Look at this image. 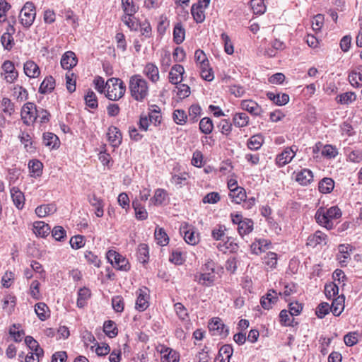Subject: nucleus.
Returning a JSON list of instances; mask_svg holds the SVG:
<instances>
[{"label":"nucleus","instance_id":"obj_1","mask_svg":"<svg viewBox=\"0 0 362 362\" xmlns=\"http://www.w3.org/2000/svg\"><path fill=\"white\" fill-rule=\"evenodd\" d=\"M128 89L131 97L136 102H144L149 96L148 82L139 74H134L129 77Z\"/></svg>","mask_w":362,"mask_h":362},{"label":"nucleus","instance_id":"obj_2","mask_svg":"<svg viewBox=\"0 0 362 362\" xmlns=\"http://www.w3.org/2000/svg\"><path fill=\"white\" fill-rule=\"evenodd\" d=\"M341 216V209L337 206H331L327 209L320 207L317 210L315 215L317 223L327 230L334 228L332 220L339 218Z\"/></svg>","mask_w":362,"mask_h":362},{"label":"nucleus","instance_id":"obj_3","mask_svg":"<svg viewBox=\"0 0 362 362\" xmlns=\"http://www.w3.org/2000/svg\"><path fill=\"white\" fill-rule=\"evenodd\" d=\"M126 92L124 83L118 78H111L106 82L105 96L110 100H118Z\"/></svg>","mask_w":362,"mask_h":362},{"label":"nucleus","instance_id":"obj_4","mask_svg":"<svg viewBox=\"0 0 362 362\" xmlns=\"http://www.w3.org/2000/svg\"><path fill=\"white\" fill-rule=\"evenodd\" d=\"M36 16L35 6L32 1H27L20 13V21L25 28H30Z\"/></svg>","mask_w":362,"mask_h":362},{"label":"nucleus","instance_id":"obj_5","mask_svg":"<svg viewBox=\"0 0 362 362\" xmlns=\"http://www.w3.org/2000/svg\"><path fill=\"white\" fill-rule=\"evenodd\" d=\"M108 262L117 269L127 271L130 267L128 260L115 250H109L106 255Z\"/></svg>","mask_w":362,"mask_h":362},{"label":"nucleus","instance_id":"obj_6","mask_svg":"<svg viewBox=\"0 0 362 362\" xmlns=\"http://www.w3.org/2000/svg\"><path fill=\"white\" fill-rule=\"evenodd\" d=\"M1 76L6 83H12L18 77V72L16 69L13 62L10 60L4 62L1 65Z\"/></svg>","mask_w":362,"mask_h":362},{"label":"nucleus","instance_id":"obj_7","mask_svg":"<svg viewBox=\"0 0 362 362\" xmlns=\"http://www.w3.org/2000/svg\"><path fill=\"white\" fill-rule=\"evenodd\" d=\"M37 109L33 103H25L21 109V119L24 124L30 125L37 119Z\"/></svg>","mask_w":362,"mask_h":362},{"label":"nucleus","instance_id":"obj_8","mask_svg":"<svg viewBox=\"0 0 362 362\" xmlns=\"http://www.w3.org/2000/svg\"><path fill=\"white\" fill-rule=\"evenodd\" d=\"M209 329L214 336H220L226 337L229 333L228 328L224 325L223 321L218 317H214L209 323Z\"/></svg>","mask_w":362,"mask_h":362},{"label":"nucleus","instance_id":"obj_9","mask_svg":"<svg viewBox=\"0 0 362 362\" xmlns=\"http://www.w3.org/2000/svg\"><path fill=\"white\" fill-rule=\"evenodd\" d=\"M298 151L296 146L286 148L281 153L277 155L276 158V163L279 167H283L289 163L295 157Z\"/></svg>","mask_w":362,"mask_h":362},{"label":"nucleus","instance_id":"obj_10","mask_svg":"<svg viewBox=\"0 0 362 362\" xmlns=\"http://www.w3.org/2000/svg\"><path fill=\"white\" fill-rule=\"evenodd\" d=\"M136 300L135 308L139 311H144L149 306V290L142 287L136 291Z\"/></svg>","mask_w":362,"mask_h":362},{"label":"nucleus","instance_id":"obj_11","mask_svg":"<svg viewBox=\"0 0 362 362\" xmlns=\"http://www.w3.org/2000/svg\"><path fill=\"white\" fill-rule=\"evenodd\" d=\"M240 107L254 117H262L264 113L262 107L253 100H243Z\"/></svg>","mask_w":362,"mask_h":362},{"label":"nucleus","instance_id":"obj_12","mask_svg":"<svg viewBox=\"0 0 362 362\" xmlns=\"http://www.w3.org/2000/svg\"><path fill=\"white\" fill-rule=\"evenodd\" d=\"M210 1H197L192 6L191 13L194 21L202 23L205 19V9L209 6Z\"/></svg>","mask_w":362,"mask_h":362},{"label":"nucleus","instance_id":"obj_13","mask_svg":"<svg viewBox=\"0 0 362 362\" xmlns=\"http://www.w3.org/2000/svg\"><path fill=\"white\" fill-rule=\"evenodd\" d=\"M293 178L300 185L307 186L313 181V173L308 169L303 168L293 173Z\"/></svg>","mask_w":362,"mask_h":362},{"label":"nucleus","instance_id":"obj_14","mask_svg":"<svg viewBox=\"0 0 362 362\" xmlns=\"http://www.w3.org/2000/svg\"><path fill=\"white\" fill-rule=\"evenodd\" d=\"M180 233L184 234V239L189 245H195L199 242V233L193 227L186 223L180 228Z\"/></svg>","mask_w":362,"mask_h":362},{"label":"nucleus","instance_id":"obj_15","mask_svg":"<svg viewBox=\"0 0 362 362\" xmlns=\"http://www.w3.org/2000/svg\"><path fill=\"white\" fill-rule=\"evenodd\" d=\"M143 74L153 84L157 83L160 81L159 69L156 64L148 62L144 66Z\"/></svg>","mask_w":362,"mask_h":362},{"label":"nucleus","instance_id":"obj_16","mask_svg":"<svg viewBox=\"0 0 362 362\" xmlns=\"http://www.w3.org/2000/svg\"><path fill=\"white\" fill-rule=\"evenodd\" d=\"M107 136L110 145L114 148L118 147L122 144V133L119 129L115 126H110L108 128Z\"/></svg>","mask_w":362,"mask_h":362},{"label":"nucleus","instance_id":"obj_17","mask_svg":"<svg viewBox=\"0 0 362 362\" xmlns=\"http://www.w3.org/2000/svg\"><path fill=\"white\" fill-rule=\"evenodd\" d=\"M216 280V275L213 272H199L194 275V281L199 284L210 287L212 286Z\"/></svg>","mask_w":362,"mask_h":362},{"label":"nucleus","instance_id":"obj_18","mask_svg":"<svg viewBox=\"0 0 362 362\" xmlns=\"http://www.w3.org/2000/svg\"><path fill=\"white\" fill-rule=\"evenodd\" d=\"M160 353L161 354V362H179L180 354L175 350L162 346Z\"/></svg>","mask_w":362,"mask_h":362},{"label":"nucleus","instance_id":"obj_19","mask_svg":"<svg viewBox=\"0 0 362 362\" xmlns=\"http://www.w3.org/2000/svg\"><path fill=\"white\" fill-rule=\"evenodd\" d=\"M185 73V69L183 66L180 64H175L172 66L171 70L169 72V81L172 84L177 85L181 83L183 80V74Z\"/></svg>","mask_w":362,"mask_h":362},{"label":"nucleus","instance_id":"obj_20","mask_svg":"<svg viewBox=\"0 0 362 362\" xmlns=\"http://www.w3.org/2000/svg\"><path fill=\"white\" fill-rule=\"evenodd\" d=\"M11 197L13 204L18 210H22L25 205L24 194L16 187H13L11 190Z\"/></svg>","mask_w":362,"mask_h":362},{"label":"nucleus","instance_id":"obj_21","mask_svg":"<svg viewBox=\"0 0 362 362\" xmlns=\"http://www.w3.org/2000/svg\"><path fill=\"white\" fill-rule=\"evenodd\" d=\"M78 60L74 52H66L61 59V66L64 69L69 70L77 64Z\"/></svg>","mask_w":362,"mask_h":362},{"label":"nucleus","instance_id":"obj_22","mask_svg":"<svg viewBox=\"0 0 362 362\" xmlns=\"http://www.w3.org/2000/svg\"><path fill=\"white\" fill-rule=\"evenodd\" d=\"M327 236L324 233L317 230L314 234L308 236L306 245L312 247H315L317 245L327 243Z\"/></svg>","mask_w":362,"mask_h":362},{"label":"nucleus","instance_id":"obj_23","mask_svg":"<svg viewBox=\"0 0 362 362\" xmlns=\"http://www.w3.org/2000/svg\"><path fill=\"white\" fill-rule=\"evenodd\" d=\"M278 300L277 293L274 290H269L268 293L262 297L260 303L264 309L269 310Z\"/></svg>","mask_w":362,"mask_h":362},{"label":"nucleus","instance_id":"obj_24","mask_svg":"<svg viewBox=\"0 0 362 362\" xmlns=\"http://www.w3.org/2000/svg\"><path fill=\"white\" fill-rule=\"evenodd\" d=\"M25 74L32 78H37L40 74V70L37 64L33 61H27L23 66Z\"/></svg>","mask_w":362,"mask_h":362},{"label":"nucleus","instance_id":"obj_25","mask_svg":"<svg viewBox=\"0 0 362 362\" xmlns=\"http://www.w3.org/2000/svg\"><path fill=\"white\" fill-rule=\"evenodd\" d=\"M344 309V296H339L333 299L330 311L334 316H339Z\"/></svg>","mask_w":362,"mask_h":362},{"label":"nucleus","instance_id":"obj_26","mask_svg":"<svg viewBox=\"0 0 362 362\" xmlns=\"http://www.w3.org/2000/svg\"><path fill=\"white\" fill-rule=\"evenodd\" d=\"M33 231L36 235L45 238L50 233V227L44 221H35L33 223Z\"/></svg>","mask_w":362,"mask_h":362},{"label":"nucleus","instance_id":"obj_27","mask_svg":"<svg viewBox=\"0 0 362 362\" xmlns=\"http://www.w3.org/2000/svg\"><path fill=\"white\" fill-rule=\"evenodd\" d=\"M267 96L274 104L279 106L284 105L289 101V96L286 93H274L272 92H268Z\"/></svg>","mask_w":362,"mask_h":362},{"label":"nucleus","instance_id":"obj_28","mask_svg":"<svg viewBox=\"0 0 362 362\" xmlns=\"http://www.w3.org/2000/svg\"><path fill=\"white\" fill-rule=\"evenodd\" d=\"M90 204L95 208V214L97 217H102L104 214V204L103 199L97 197L95 195H92L89 197Z\"/></svg>","mask_w":362,"mask_h":362},{"label":"nucleus","instance_id":"obj_29","mask_svg":"<svg viewBox=\"0 0 362 362\" xmlns=\"http://www.w3.org/2000/svg\"><path fill=\"white\" fill-rule=\"evenodd\" d=\"M55 87V80L51 76H46L41 83L39 92L42 94L51 93Z\"/></svg>","mask_w":362,"mask_h":362},{"label":"nucleus","instance_id":"obj_30","mask_svg":"<svg viewBox=\"0 0 362 362\" xmlns=\"http://www.w3.org/2000/svg\"><path fill=\"white\" fill-rule=\"evenodd\" d=\"M90 295L91 293L89 288L86 287L81 288L78 291L77 307L79 308H83L87 304Z\"/></svg>","mask_w":362,"mask_h":362},{"label":"nucleus","instance_id":"obj_31","mask_svg":"<svg viewBox=\"0 0 362 362\" xmlns=\"http://www.w3.org/2000/svg\"><path fill=\"white\" fill-rule=\"evenodd\" d=\"M154 237L158 245L165 246L169 243V237L163 228L156 227L154 232Z\"/></svg>","mask_w":362,"mask_h":362},{"label":"nucleus","instance_id":"obj_32","mask_svg":"<svg viewBox=\"0 0 362 362\" xmlns=\"http://www.w3.org/2000/svg\"><path fill=\"white\" fill-rule=\"evenodd\" d=\"M185 38V29L184 28L181 23H177L173 29V40L174 42L180 45Z\"/></svg>","mask_w":362,"mask_h":362},{"label":"nucleus","instance_id":"obj_33","mask_svg":"<svg viewBox=\"0 0 362 362\" xmlns=\"http://www.w3.org/2000/svg\"><path fill=\"white\" fill-rule=\"evenodd\" d=\"M132 207L134 209L136 218L138 220L144 221L148 218V212L144 206L137 200L132 202Z\"/></svg>","mask_w":362,"mask_h":362},{"label":"nucleus","instance_id":"obj_34","mask_svg":"<svg viewBox=\"0 0 362 362\" xmlns=\"http://www.w3.org/2000/svg\"><path fill=\"white\" fill-rule=\"evenodd\" d=\"M18 139H20L22 144L24 146V148L27 152H34L35 148L33 146V141L30 135L28 132H21L18 135Z\"/></svg>","mask_w":362,"mask_h":362},{"label":"nucleus","instance_id":"obj_35","mask_svg":"<svg viewBox=\"0 0 362 362\" xmlns=\"http://www.w3.org/2000/svg\"><path fill=\"white\" fill-rule=\"evenodd\" d=\"M57 211V208L54 204H43L37 206L35 209V214L40 218L45 217L47 215L54 214Z\"/></svg>","mask_w":362,"mask_h":362},{"label":"nucleus","instance_id":"obj_36","mask_svg":"<svg viewBox=\"0 0 362 362\" xmlns=\"http://www.w3.org/2000/svg\"><path fill=\"white\" fill-rule=\"evenodd\" d=\"M334 187V181L329 177H324L320 181L318 185V189L321 193L328 194L330 193Z\"/></svg>","mask_w":362,"mask_h":362},{"label":"nucleus","instance_id":"obj_37","mask_svg":"<svg viewBox=\"0 0 362 362\" xmlns=\"http://www.w3.org/2000/svg\"><path fill=\"white\" fill-rule=\"evenodd\" d=\"M254 223L253 221L250 218H245L244 221H242V223L238 226L237 230L239 235L241 237H243L245 235L250 233L253 230Z\"/></svg>","mask_w":362,"mask_h":362},{"label":"nucleus","instance_id":"obj_38","mask_svg":"<svg viewBox=\"0 0 362 362\" xmlns=\"http://www.w3.org/2000/svg\"><path fill=\"white\" fill-rule=\"evenodd\" d=\"M59 139L53 133L47 132L43 134V143L46 146L51 148H55L59 146Z\"/></svg>","mask_w":362,"mask_h":362},{"label":"nucleus","instance_id":"obj_39","mask_svg":"<svg viewBox=\"0 0 362 362\" xmlns=\"http://www.w3.org/2000/svg\"><path fill=\"white\" fill-rule=\"evenodd\" d=\"M277 259V254L273 252H269L262 257V262L267 267V269H273L276 268Z\"/></svg>","mask_w":362,"mask_h":362},{"label":"nucleus","instance_id":"obj_40","mask_svg":"<svg viewBox=\"0 0 362 362\" xmlns=\"http://www.w3.org/2000/svg\"><path fill=\"white\" fill-rule=\"evenodd\" d=\"M49 308L45 303H37L35 305V312L38 318L42 321H45L49 317Z\"/></svg>","mask_w":362,"mask_h":362},{"label":"nucleus","instance_id":"obj_41","mask_svg":"<svg viewBox=\"0 0 362 362\" xmlns=\"http://www.w3.org/2000/svg\"><path fill=\"white\" fill-rule=\"evenodd\" d=\"M356 99V95L354 92H346L336 97V101L341 105H349Z\"/></svg>","mask_w":362,"mask_h":362},{"label":"nucleus","instance_id":"obj_42","mask_svg":"<svg viewBox=\"0 0 362 362\" xmlns=\"http://www.w3.org/2000/svg\"><path fill=\"white\" fill-rule=\"evenodd\" d=\"M233 122L237 127H245L249 123V117L245 112L235 113L233 117Z\"/></svg>","mask_w":362,"mask_h":362},{"label":"nucleus","instance_id":"obj_43","mask_svg":"<svg viewBox=\"0 0 362 362\" xmlns=\"http://www.w3.org/2000/svg\"><path fill=\"white\" fill-rule=\"evenodd\" d=\"M229 197L232 202L239 204L247 197L246 192L244 188H236L233 192L229 193Z\"/></svg>","mask_w":362,"mask_h":362},{"label":"nucleus","instance_id":"obj_44","mask_svg":"<svg viewBox=\"0 0 362 362\" xmlns=\"http://www.w3.org/2000/svg\"><path fill=\"white\" fill-rule=\"evenodd\" d=\"M122 8L124 11L123 16H134L135 13L139 10V6L136 4L135 1H122Z\"/></svg>","mask_w":362,"mask_h":362},{"label":"nucleus","instance_id":"obj_45","mask_svg":"<svg viewBox=\"0 0 362 362\" xmlns=\"http://www.w3.org/2000/svg\"><path fill=\"white\" fill-rule=\"evenodd\" d=\"M166 196V191L158 188L156 189L153 197L150 199V202L155 206L161 205L165 200Z\"/></svg>","mask_w":362,"mask_h":362},{"label":"nucleus","instance_id":"obj_46","mask_svg":"<svg viewBox=\"0 0 362 362\" xmlns=\"http://www.w3.org/2000/svg\"><path fill=\"white\" fill-rule=\"evenodd\" d=\"M86 105L91 108L96 109L98 106V98L96 94L92 90H88L84 96Z\"/></svg>","mask_w":362,"mask_h":362},{"label":"nucleus","instance_id":"obj_47","mask_svg":"<svg viewBox=\"0 0 362 362\" xmlns=\"http://www.w3.org/2000/svg\"><path fill=\"white\" fill-rule=\"evenodd\" d=\"M103 331L110 338L115 337L118 334V330L115 323L112 320L105 322L103 325Z\"/></svg>","mask_w":362,"mask_h":362},{"label":"nucleus","instance_id":"obj_48","mask_svg":"<svg viewBox=\"0 0 362 362\" xmlns=\"http://www.w3.org/2000/svg\"><path fill=\"white\" fill-rule=\"evenodd\" d=\"M214 129V124L209 117H204L199 122V130L205 134H209Z\"/></svg>","mask_w":362,"mask_h":362},{"label":"nucleus","instance_id":"obj_49","mask_svg":"<svg viewBox=\"0 0 362 362\" xmlns=\"http://www.w3.org/2000/svg\"><path fill=\"white\" fill-rule=\"evenodd\" d=\"M264 139L262 135L256 134L251 136L247 141V147L251 150H258L262 146Z\"/></svg>","mask_w":362,"mask_h":362},{"label":"nucleus","instance_id":"obj_50","mask_svg":"<svg viewBox=\"0 0 362 362\" xmlns=\"http://www.w3.org/2000/svg\"><path fill=\"white\" fill-rule=\"evenodd\" d=\"M28 168L34 176H40L42 174L43 165L38 160H31L28 163Z\"/></svg>","mask_w":362,"mask_h":362},{"label":"nucleus","instance_id":"obj_51","mask_svg":"<svg viewBox=\"0 0 362 362\" xmlns=\"http://www.w3.org/2000/svg\"><path fill=\"white\" fill-rule=\"evenodd\" d=\"M200 74L203 79L207 81H211L214 78V72L212 69L209 66V62L206 64V66L203 64L199 66Z\"/></svg>","mask_w":362,"mask_h":362},{"label":"nucleus","instance_id":"obj_52","mask_svg":"<svg viewBox=\"0 0 362 362\" xmlns=\"http://www.w3.org/2000/svg\"><path fill=\"white\" fill-rule=\"evenodd\" d=\"M352 250V247L349 245H340L339 246V251L340 255L338 256V259L341 262H345L346 259L350 258V253Z\"/></svg>","mask_w":362,"mask_h":362},{"label":"nucleus","instance_id":"obj_53","mask_svg":"<svg viewBox=\"0 0 362 362\" xmlns=\"http://www.w3.org/2000/svg\"><path fill=\"white\" fill-rule=\"evenodd\" d=\"M174 122L179 125H183L186 123L187 115L183 110H175L173 114Z\"/></svg>","mask_w":362,"mask_h":362},{"label":"nucleus","instance_id":"obj_54","mask_svg":"<svg viewBox=\"0 0 362 362\" xmlns=\"http://www.w3.org/2000/svg\"><path fill=\"white\" fill-rule=\"evenodd\" d=\"M1 42L5 49L11 50L14 45L12 35L8 31L4 33L1 37Z\"/></svg>","mask_w":362,"mask_h":362},{"label":"nucleus","instance_id":"obj_55","mask_svg":"<svg viewBox=\"0 0 362 362\" xmlns=\"http://www.w3.org/2000/svg\"><path fill=\"white\" fill-rule=\"evenodd\" d=\"M2 112L8 116H11L15 111L14 104L8 98H4L1 103Z\"/></svg>","mask_w":362,"mask_h":362},{"label":"nucleus","instance_id":"obj_56","mask_svg":"<svg viewBox=\"0 0 362 362\" xmlns=\"http://www.w3.org/2000/svg\"><path fill=\"white\" fill-rule=\"evenodd\" d=\"M189 118L192 123L198 120V117L201 115L202 108L197 104L192 105L189 108Z\"/></svg>","mask_w":362,"mask_h":362},{"label":"nucleus","instance_id":"obj_57","mask_svg":"<svg viewBox=\"0 0 362 362\" xmlns=\"http://www.w3.org/2000/svg\"><path fill=\"white\" fill-rule=\"evenodd\" d=\"M13 96L20 101L25 100L28 98V91L23 86L16 85L13 88Z\"/></svg>","mask_w":362,"mask_h":362},{"label":"nucleus","instance_id":"obj_58","mask_svg":"<svg viewBox=\"0 0 362 362\" xmlns=\"http://www.w3.org/2000/svg\"><path fill=\"white\" fill-rule=\"evenodd\" d=\"M339 293V287L334 283H329L325 286V293L327 298L335 297Z\"/></svg>","mask_w":362,"mask_h":362},{"label":"nucleus","instance_id":"obj_59","mask_svg":"<svg viewBox=\"0 0 362 362\" xmlns=\"http://www.w3.org/2000/svg\"><path fill=\"white\" fill-rule=\"evenodd\" d=\"M174 310L176 313L177 316L181 320H185L186 319L188 318L187 310L181 303H175Z\"/></svg>","mask_w":362,"mask_h":362},{"label":"nucleus","instance_id":"obj_60","mask_svg":"<svg viewBox=\"0 0 362 362\" xmlns=\"http://www.w3.org/2000/svg\"><path fill=\"white\" fill-rule=\"evenodd\" d=\"M221 39L224 44V50L228 54H232L234 52V47L231 42L230 37L225 33L221 35Z\"/></svg>","mask_w":362,"mask_h":362},{"label":"nucleus","instance_id":"obj_61","mask_svg":"<svg viewBox=\"0 0 362 362\" xmlns=\"http://www.w3.org/2000/svg\"><path fill=\"white\" fill-rule=\"evenodd\" d=\"M138 258L142 263H145L148 259V247L146 244H141L138 248Z\"/></svg>","mask_w":362,"mask_h":362},{"label":"nucleus","instance_id":"obj_62","mask_svg":"<svg viewBox=\"0 0 362 362\" xmlns=\"http://www.w3.org/2000/svg\"><path fill=\"white\" fill-rule=\"evenodd\" d=\"M349 81L354 87H359L362 82V73L356 71H351L349 75Z\"/></svg>","mask_w":362,"mask_h":362},{"label":"nucleus","instance_id":"obj_63","mask_svg":"<svg viewBox=\"0 0 362 362\" xmlns=\"http://www.w3.org/2000/svg\"><path fill=\"white\" fill-rule=\"evenodd\" d=\"M122 21L131 30H136L138 29V20L134 16L131 17L122 16Z\"/></svg>","mask_w":362,"mask_h":362},{"label":"nucleus","instance_id":"obj_64","mask_svg":"<svg viewBox=\"0 0 362 362\" xmlns=\"http://www.w3.org/2000/svg\"><path fill=\"white\" fill-rule=\"evenodd\" d=\"M18 327L16 325H13L9 329V334L13 337L16 342H20L22 341L23 337L25 333L23 330H19Z\"/></svg>","mask_w":362,"mask_h":362}]
</instances>
